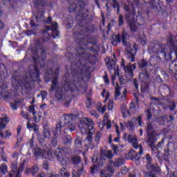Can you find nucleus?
I'll return each mask as SVG.
<instances>
[{
    "label": "nucleus",
    "mask_w": 177,
    "mask_h": 177,
    "mask_svg": "<svg viewBox=\"0 0 177 177\" xmlns=\"http://www.w3.org/2000/svg\"><path fill=\"white\" fill-rule=\"evenodd\" d=\"M59 68H55V71L52 70H48L46 71L44 79L46 82L50 81L51 77H53L52 80L53 85L51 86L50 89L49 90L50 93L55 92V97L58 99V100H62L63 99V95L64 92H74L77 91H81L80 88V83H75V82H68L64 81L60 86L57 83V77L59 75Z\"/></svg>",
    "instance_id": "obj_1"
},
{
    "label": "nucleus",
    "mask_w": 177,
    "mask_h": 177,
    "mask_svg": "<svg viewBox=\"0 0 177 177\" xmlns=\"http://www.w3.org/2000/svg\"><path fill=\"white\" fill-rule=\"evenodd\" d=\"M165 119L166 116L158 118L147 126V133H148V140L147 142L149 144V147L152 150L155 147V142L157 141L156 135L153 129L154 124L158 123L159 125H164L165 124Z\"/></svg>",
    "instance_id": "obj_2"
},
{
    "label": "nucleus",
    "mask_w": 177,
    "mask_h": 177,
    "mask_svg": "<svg viewBox=\"0 0 177 177\" xmlns=\"http://www.w3.org/2000/svg\"><path fill=\"white\" fill-rule=\"evenodd\" d=\"M124 9L127 12L125 14V19L128 22L131 31H137L138 30V26H141V24L138 22V18L140 19V17H137L135 10L133 8L130 9L127 5L124 6Z\"/></svg>",
    "instance_id": "obj_3"
},
{
    "label": "nucleus",
    "mask_w": 177,
    "mask_h": 177,
    "mask_svg": "<svg viewBox=\"0 0 177 177\" xmlns=\"http://www.w3.org/2000/svg\"><path fill=\"white\" fill-rule=\"evenodd\" d=\"M30 77H28L27 76L23 77L21 81L17 82L16 86H21L27 88L30 86L32 81H37L39 78V72L37 66L32 65L30 66Z\"/></svg>",
    "instance_id": "obj_4"
},
{
    "label": "nucleus",
    "mask_w": 177,
    "mask_h": 177,
    "mask_svg": "<svg viewBox=\"0 0 177 177\" xmlns=\"http://www.w3.org/2000/svg\"><path fill=\"white\" fill-rule=\"evenodd\" d=\"M94 123L91 119L83 118L82 122L79 125L80 131L83 135L88 134L86 140L91 142L92 133L94 132Z\"/></svg>",
    "instance_id": "obj_5"
},
{
    "label": "nucleus",
    "mask_w": 177,
    "mask_h": 177,
    "mask_svg": "<svg viewBox=\"0 0 177 177\" xmlns=\"http://www.w3.org/2000/svg\"><path fill=\"white\" fill-rule=\"evenodd\" d=\"M39 142L42 148L37 149L36 156H40L42 158H48L50 160H53V155L52 150L50 149V145L44 142V139H39Z\"/></svg>",
    "instance_id": "obj_6"
},
{
    "label": "nucleus",
    "mask_w": 177,
    "mask_h": 177,
    "mask_svg": "<svg viewBox=\"0 0 177 177\" xmlns=\"http://www.w3.org/2000/svg\"><path fill=\"white\" fill-rule=\"evenodd\" d=\"M129 36L128 35V32H127V31L124 30L122 35V41L123 46H126L125 53H126L127 58L129 60V62H134L135 55L131 49V44L129 42Z\"/></svg>",
    "instance_id": "obj_7"
},
{
    "label": "nucleus",
    "mask_w": 177,
    "mask_h": 177,
    "mask_svg": "<svg viewBox=\"0 0 177 177\" xmlns=\"http://www.w3.org/2000/svg\"><path fill=\"white\" fill-rule=\"evenodd\" d=\"M71 152V149L68 147H63L61 149L59 147L57 148L55 150V156H57V159L62 165H66L67 161L64 158V154H68Z\"/></svg>",
    "instance_id": "obj_8"
},
{
    "label": "nucleus",
    "mask_w": 177,
    "mask_h": 177,
    "mask_svg": "<svg viewBox=\"0 0 177 177\" xmlns=\"http://www.w3.org/2000/svg\"><path fill=\"white\" fill-rule=\"evenodd\" d=\"M113 157V153H112V151L111 150L101 151L100 160L97 159V155H94V156H93L92 162L93 163L97 162L99 166H102L103 160L111 159Z\"/></svg>",
    "instance_id": "obj_9"
},
{
    "label": "nucleus",
    "mask_w": 177,
    "mask_h": 177,
    "mask_svg": "<svg viewBox=\"0 0 177 177\" xmlns=\"http://www.w3.org/2000/svg\"><path fill=\"white\" fill-rule=\"evenodd\" d=\"M140 80L142 82L141 90L142 92L148 91V84L150 82L151 78L149 73L145 70L140 74Z\"/></svg>",
    "instance_id": "obj_10"
},
{
    "label": "nucleus",
    "mask_w": 177,
    "mask_h": 177,
    "mask_svg": "<svg viewBox=\"0 0 177 177\" xmlns=\"http://www.w3.org/2000/svg\"><path fill=\"white\" fill-rule=\"evenodd\" d=\"M32 55L35 62H39L40 59L43 61V59L45 58V51L42 48V46L37 48H32Z\"/></svg>",
    "instance_id": "obj_11"
},
{
    "label": "nucleus",
    "mask_w": 177,
    "mask_h": 177,
    "mask_svg": "<svg viewBox=\"0 0 177 177\" xmlns=\"http://www.w3.org/2000/svg\"><path fill=\"white\" fill-rule=\"evenodd\" d=\"M62 121L59 122V124H57V127H55V136H57L61 133L62 127L66 126V124H68L70 121L73 120L72 115H64L62 117ZM65 121L64 122L63 121Z\"/></svg>",
    "instance_id": "obj_12"
},
{
    "label": "nucleus",
    "mask_w": 177,
    "mask_h": 177,
    "mask_svg": "<svg viewBox=\"0 0 177 177\" xmlns=\"http://www.w3.org/2000/svg\"><path fill=\"white\" fill-rule=\"evenodd\" d=\"M148 50H149L150 54H160L165 52L164 46L156 45L153 42L149 44Z\"/></svg>",
    "instance_id": "obj_13"
},
{
    "label": "nucleus",
    "mask_w": 177,
    "mask_h": 177,
    "mask_svg": "<svg viewBox=\"0 0 177 177\" xmlns=\"http://www.w3.org/2000/svg\"><path fill=\"white\" fill-rule=\"evenodd\" d=\"M20 171V167L18 169L17 160L11 161V171L9 173L10 177H21Z\"/></svg>",
    "instance_id": "obj_14"
},
{
    "label": "nucleus",
    "mask_w": 177,
    "mask_h": 177,
    "mask_svg": "<svg viewBox=\"0 0 177 177\" xmlns=\"http://www.w3.org/2000/svg\"><path fill=\"white\" fill-rule=\"evenodd\" d=\"M169 48L170 50L171 54L174 53L177 58V35L176 37H171L168 41Z\"/></svg>",
    "instance_id": "obj_15"
},
{
    "label": "nucleus",
    "mask_w": 177,
    "mask_h": 177,
    "mask_svg": "<svg viewBox=\"0 0 177 177\" xmlns=\"http://www.w3.org/2000/svg\"><path fill=\"white\" fill-rule=\"evenodd\" d=\"M127 89L124 88L123 94L121 95L120 87L117 84L115 90V100L120 102H124L127 100Z\"/></svg>",
    "instance_id": "obj_16"
},
{
    "label": "nucleus",
    "mask_w": 177,
    "mask_h": 177,
    "mask_svg": "<svg viewBox=\"0 0 177 177\" xmlns=\"http://www.w3.org/2000/svg\"><path fill=\"white\" fill-rule=\"evenodd\" d=\"M121 66L128 76L133 77V71L135 70L136 67V64H133V65L129 64V65L125 66V61L122 59Z\"/></svg>",
    "instance_id": "obj_17"
},
{
    "label": "nucleus",
    "mask_w": 177,
    "mask_h": 177,
    "mask_svg": "<svg viewBox=\"0 0 177 177\" xmlns=\"http://www.w3.org/2000/svg\"><path fill=\"white\" fill-rule=\"evenodd\" d=\"M128 142L131 144H132V146L134 149H140V155H142L143 153L142 147L141 145H138V143L137 142V136L135 135H129L128 136Z\"/></svg>",
    "instance_id": "obj_18"
},
{
    "label": "nucleus",
    "mask_w": 177,
    "mask_h": 177,
    "mask_svg": "<svg viewBox=\"0 0 177 177\" xmlns=\"http://www.w3.org/2000/svg\"><path fill=\"white\" fill-rule=\"evenodd\" d=\"M138 123L139 126L142 125V122L141 120V116H139L137 118H133L131 121H129L127 123V127L129 129L130 132H133L135 125H136Z\"/></svg>",
    "instance_id": "obj_19"
},
{
    "label": "nucleus",
    "mask_w": 177,
    "mask_h": 177,
    "mask_svg": "<svg viewBox=\"0 0 177 177\" xmlns=\"http://www.w3.org/2000/svg\"><path fill=\"white\" fill-rule=\"evenodd\" d=\"M145 160H147V168H148V169H151L153 170L155 172H160L161 169L160 168V167L158 166H154L153 165H151V158L150 157V155H149V153L146 154V157L145 158Z\"/></svg>",
    "instance_id": "obj_20"
},
{
    "label": "nucleus",
    "mask_w": 177,
    "mask_h": 177,
    "mask_svg": "<svg viewBox=\"0 0 177 177\" xmlns=\"http://www.w3.org/2000/svg\"><path fill=\"white\" fill-rule=\"evenodd\" d=\"M114 169L109 167L106 170L101 171L100 177H111L113 175Z\"/></svg>",
    "instance_id": "obj_21"
},
{
    "label": "nucleus",
    "mask_w": 177,
    "mask_h": 177,
    "mask_svg": "<svg viewBox=\"0 0 177 177\" xmlns=\"http://www.w3.org/2000/svg\"><path fill=\"white\" fill-rule=\"evenodd\" d=\"M9 122V118L5 115L2 118H0V131H3V129L6 128V124Z\"/></svg>",
    "instance_id": "obj_22"
},
{
    "label": "nucleus",
    "mask_w": 177,
    "mask_h": 177,
    "mask_svg": "<svg viewBox=\"0 0 177 177\" xmlns=\"http://www.w3.org/2000/svg\"><path fill=\"white\" fill-rule=\"evenodd\" d=\"M65 126H66V127L64 130V133H68V132L75 131L76 125L73 123H67Z\"/></svg>",
    "instance_id": "obj_23"
},
{
    "label": "nucleus",
    "mask_w": 177,
    "mask_h": 177,
    "mask_svg": "<svg viewBox=\"0 0 177 177\" xmlns=\"http://www.w3.org/2000/svg\"><path fill=\"white\" fill-rule=\"evenodd\" d=\"M104 127L106 128V129H109L111 128V122L109 120V115L105 114L104 115V122L102 123Z\"/></svg>",
    "instance_id": "obj_24"
},
{
    "label": "nucleus",
    "mask_w": 177,
    "mask_h": 177,
    "mask_svg": "<svg viewBox=\"0 0 177 177\" xmlns=\"http://www.w3.org/2000/svg\"><path fill=\"white\" fill-rule=\"evenodd\" d=\"M111 44L113 46H116L118 43L121 42V39L119 35H113L111 38Z\"/></svg>",
    "instance_id": "obj_25"
},
{
    "label": "nucleus",
    "mask_w": 177,
    "mask_h": 177,
    "mask_svg": "<svg viewBox=\"0 0 177 177\" xmlns=\"http://www.w3.org/2000/svg\"><path fill=\"white\" fill-rule=\"evenodd\" d=\"M106 64H107V68L109 70H111L114 68L116 64L115 61L113 59H109V58L106 59Z\"/></svg>",
    "instance_id": "obj_26"
},
{
    "label": "nucleus",
    "mask_w": 177,
    "mask_h": 177,
    "mask_svg": "<svg viewBox=\"0 0 177 177\" xmlns=\"http://www.w3.org/2000/svg\"><path fill=\"white\" fill-rule=\"evenodd\" d=\"M27 162V158L26 156H21V161L19 162V171H21L24 169L26 167V163Z\"/></svg>",
    "instance_id": "obj_27"
},
{
    "label": "nucleus",
    "mask_w": 177,
    "mask_h": 177,
    "mask_svg": "<svg viewBox=\"0 0 177 177\" xmlns=\"http://www.w3.org/2000/svg\"><path fill=\"white\" fill-rule=\"evenodd\" d=\"M11 136H12V133L8 130L5 131L4 134L3 133L2 131L0 132V136L1 139H8Z\"/></svg>",
    "instance_id": "obj_28"
},
{
    "label": "nucleus",
    "mask_w": 177,
    "mask_h": 177,
    "mask_svg": "<svg viewBox=\"0 0 177 177\" xmlns=\"http://www.w3.org/2000/svg\"><path fill=\"white\" fill-rule=\"evenodd\" d=\"M122 113L124 118H127L130 115V112L127 109V106L122 105L121 106Z\"/></svg>",
    "instance_id": "obj_29"
},
{
    "label": "nucleus",
    "mask_w": 177,
    "mask_h": 177,
    "mask_svg": "<svg viewBox=\"0 0 177 177\" xmlns=\"http://www.w3.org/2000/svg\"><path fill=\"white\" fill-rule=\"evenodd\" d=\"M75 146L76 148H81V147H82V139H81V138L77 137L75 138Z\"/></svg>",
    "instance_id": "obj_30"
},
{
    "label": "nucleus",
    "mask_w": 177,
    "mask_h": 177,
    "mask_svg": "<svg viewBox=\"0 0 177 177\" xmlns=\"http://www.w3.org/2000/svg\"><path fill=\"white\" fill-rule=\"evenodd\" d=\"M160 91L165 94H169V87L168 85L164 84L160 86Z\"/></svg>",
    "instance_id": "obj_31"
},
{
    "label": "nucleus",
    "mask_w": 177,
    "mask_h": 177,
    "mask_svg": "<svg viewBox=\"0 0 177 177\" xmlns=\"http://www.w3.org/2000/svg\"><path fill=\"white\" fill-rule=\"evenodd\" d=\"M8 166L5 164H1L0 165V171L3 174H6L8 172Z\"/></svg>",
    "instance_id": "obj_32"
},
{
    "label": "nucleus",
    "mask_w": 177,
    "mask_h": 177,
    "mask_svg": "<svg viewBox=\"0 0 177 177\" xmlns=\"http://www.w3.org/2000/svg\"><path fill=\"white\" fill-rule=\"evenodd\" d=\"M112 7L114 9L117 8L118 12H120L119 3L117 1V0H112Z\"/></svg>",
    "instance_id": "obj_33"
},
{
    "label": "nucleus",
    "mask_w": 177,
    "mask_h": 177,
    "mask_svg": "<svg viewBox=\"0 0 177 177\" xmlns=\"http://www.w3.org/2000/svg\"><path fill=\"white\" fill-rule=\"evenodd\" d=\"M36 19L38 22H41L44 20V12H40L38 13V15L36 17Z\"/></svg>",
    "instance_id": "obj_34"
},
{
    "label": "nucleus",
    "mask_w": 177,
    "mask_h": 177,
    "mask_svg": "<svg viewBox=\"0 0 177 177\" xmlns=\"http://www.w3.org/2000/svg\"><path fill=\"white\" fill-rule=\"evenodd\" d=\"M44 134L45 138H46V139L50 138V131L48 129H46V128L44 129Z\"/></svg>",
    "instance_id": "obj_35"
},
{
    "label": "nucleus",
    "mask_w": 177,
    "mask_h": 177,
    "mask_svg": "<svg viewBox=\"0 0 177 177\" xmlns=\"http://www.w3.org/2000/svg\"><path fill=\"white\" fill-rule=\"evenodd\" d=\"M124 164V162L122 160H121L120 158L117 159L115 162H114V166L115 167H120L121 165H122Z\"/></svg>",
    "instance_id": "obj_36"
},
{
    "label": "nucleus",
    "mask_w": 177,
    "mask_h": 177,
    "mask_svg": "<svg viewBox=\"0 0 177 177\" xmlns=\"http://www.w3.org/2000/svg\"><path fill=\"white\" fill-rule=\"evenodd\" d=\"M28 111L32 114L33 116L37 115V112H35V108H34V105L29 106Z\"/></svg>",
    "instance_id": "obj_37"
},
{
    "label": "nucleus",
    "mask_w": 177,
    "mask_h": 177,
    "mask_svg": "<svg viewBox=\"0 0 177 177\" xmlns=\"http://www.w3.org/2000/svg\"><path fill=\"white\" fill-rule=\"evenodd\" d=\"M118 25H119V26H124V17L122 15H119Z\"/></svg>",
    "instance_id": "obj_38"
},
{
    "label": "nucleus",
    "mask_w": 177,
    "mask_h": 177,
    "mask_svg": "<svg viewBox=\"0 0 177 177\" xmlns=\"http://www.w3.org/2000/svg\"><path fill=\"white\" fill-rule=\"evenodd\" d=\"M72 141V138L70 136H66L64 140V144H69Z\"/></svg>",
    "instance_id": "obj_39"
},
{
    "label": "nucleus",
    "mask_w": 177,
    "mask_h": 177,
    "mask_svg": "<svg viewBox=\"0 0 177 177\" xmlns=\"http://www.w3.org/2000/svg\"><path fill=\"white\" fill-rule=\"evenodd\" d=\"M140 41L141 44L144 46L147 44V37L145 35H142L140 37Z\"/></svg>",
    "instance_id": "obj_40"
},
{
    "label": "nucleus",
    "mask_w": 177,
    "mask_h": 177,
    "mask_svg": "<svg viewBox=\"0 0 177 177\" xmlns=\"http://www.w3.org/2000/svg\"><path fill=\"white\" fill-rule=\"evenodd\" d=\"M113 109V100H109L108 102V110H112Z\"/></svg>",
    "instance_id": "obj_41"
},
{
    "label": "nucleus",
    "mask_w": 177,
    "mask_h": 177,
    "mask_svg": "<svg viewBox=\"0 0 177 177\" xmlns=\"http://www.w3.org/2000/svg\"><path fill=\"white\" fill-rule=\"evenodd\" d=\"M106 108H107L106 105H104L103 106H99L98 111L101 113H104L106 111Z\"/></svg>",
    "instance_id": "obj_42"
},
{
    "label": "nucleus",
    "mask_w": 177,
    "mask_h": 177,
    "mask_svg": "<svg viewBox=\"0 0 177 177\" xmlns=\"http://www.w3.org/2000/svg\"><path fill=\"white\" fill-rule=\"evenodd\" d=\"M73 162L75 164H79L81 162V158H80V156H76L75 158H73Z\"/></svg>",
    "instance_id": "obj_43"
},
{
    "label": "nucleus",
    "mask_w": 177,
    "mask_h": 177,
    "mask_svg": "<svg viewBox=\"0 0 177 177\" xmlns=\"http://www.w3.org/2000/svg\"><path fill=\"white\" fill-rule=\"evenodd\" d=\"M21 115L28 121L30 120V119L29 118V115L26 114L24 111L21 112Z\"/></svg>",
    "instance_id": "obj_44"
},
{
    "label": "nucleus",
    "mask_w": 177,
    "mask_h": 177,
    "mask_svg": "<svg viewBox=\"0 0 177 177\" xmlns=\"http://www.w3.org/2000/svg\"><path fill=\"white\" fill-rule=\"evenodd\" d=\"M169 108L171 111H174L176 109V104L174 101H171L170 102V104L169 106Z\"/></svg>",
    "instance_id": "obj_45"
},
{
    "label": "nucleus",
    "mask_w": 177,
    "mask_h": 177,
    "mask_svg": "<svg viewBox=\"0 0 177 177\" xmlns=\"http://www.w3.org/2000/svg\"><path fill=\"white\" fill-rule=\"evenodd\" d=\"M33 119L36 122H38L41 119V115H39V113H38L37 115L36 114L33 115Z\"/></svg>",
    "instance_id": "obj_46"
},
{
    "label": "nucleus",
    "mask_w": 177,
    "mask_h": 177,
    "mask_svg": "<svg viewBox=\"0 0 177 177\" xmlns=\"http://www.w3.org/2000/svg\"><path fill=\"white\" fill-rule=\"evenodd\" d=\"M101 137H102V134H101V133H100V131H98V132L96 133L95 141H96L97 142H99Z\"/></svg>",
    "instance_id": "obj_47"
},
{
    "label": "nucleus",
    "mask_w": 177,
    "mask_h": 177,
    "mask_svg": "<svg viewBox=\"0 0 177 177\" xmlns=\"http://www.w3.org/2000/svg\"><path fill=\"white\" fill-rule=\"evenodd\" d=\"M146 113H147V118H148V120L151 119L152 114H151V109H147Z\"/></svg>",
    "instance_id": "obj_48"
},
{
    "label": "nucleus",
    "mask_w": 177,
    "mask_h": 177,
    "mask_svg": "<svg viewBox=\"0 0 177 177\" xmlns=\"http://www.w3.org/2000/svg\"><path fill=\"white\" fill-rule=\"evenodd\" d=\"M53 31V38H57V37H59V31L57 30H52Z\"/></svg>",
    "instance_id": "obj_49"
},
{
    "label": "nucleus",
    "mask_w": 177,
    "mask_h": 177,
    "mask_svg": "<svg viewBox=\"0 0 177 177\" xmlns=\"http://www.w3.org/2000/svg\"><path fill=\"white\" fill-rule=\"evenodd\" d=\"M41 97H42V100L44 101L47 97V93L46 91H43L41 92Z\"/></svg>",
    "instance_id": "obj_50"
},
{
    "label": "nucleus",
    "mask_w": 177,
    "mask_h": 177,
    "mask_svg": "<svg viewBox=\"0 0 177 177\" xmlns=\"http://www.w3.org/2000/svg\"><path fill=\"white\" fill-rule=\"evenodd\" d=\"M38 171V167L35 165L32 169V174L34 175Z\"/></svg>",
    "instance_id": "obj_51"
},
{
    "label": "nucleus",
    "mask_w": 177,
    "mask_h": 177,
    "mask_svg": "<svg viewBox=\"0 0 177 177\" xmlns=\"http://www.w3.org/2000/svg\"><path fill=\"white\" fill-rule=\"evenodd\" d=\"M44 36L46 37V39H44V41L45 42H48L50 39V35L46 31L44 32Z\"/></svg>",
    "instance_id": "obj_52"
},
{
    "label": "nucleus",
    "mask_w": 177,
    "mask_h": 177,
    "mask_svg": "<svg viewBox=\"0 0 177 177\" xmlns=\"http://www.w3.org/2000/svg\"><path fill=\"white\" fill-rule=\"evenodd\" d=\"M34 124L32 125L30 122V120H28V122H27V128L28 129H32Z\"/></svg>",
    "instance_id": "obj_53"
},
{
    "label": "nucleus",
    "mask_w": 177,
    "mask_h": 177,
    "mask_svg": "<svg viewBox=\"0 0 177 177\" xmlns=\"http://www.w3.org/2000/svg\"><path fill=\"white\" fill-rule=\"evenodd\" d=\"M71 176V174L68 172V171H66L65 172L63 173V174L61 175L62 177H69Z\"/></svg>",
    "instance_id": "obj_54"
},
{
    "label": "nucleus",
    "mask_w": 177,
    "mask_h": 177,
    "mask_svg": "<svg viewBox=\"0 0 177 177\" xmlns=\"http://www.w3.org/2000/svg\"><path fill=\"white\" fill-rule=\"evenodd\" d=\"M19 153L17 152H14V154L12 155V158L15 159V160H17Z\"/></svg>",
    "instance_id": "obj_55"
},
{
    "label": "nucleus",
    "mask_w": 177,
    "mask_h": 177,
    "mask_svg": "<svg viewBox=\"0 0 177 177\" xmlns=\"http://www.w3.org/2000/svg\"><path fill=\"white\" fill-rule=\"evenodd\" d=\"M113 151L116 153L118 150V145H113L112 146Z\"/></svg>",
    "instance_id": "obj_56"
},
{
    "label": "nucleus",
    "mask_w": 177,
    "mask_h": 177,
    "mask_svg": "<svg viewBox=\"0 0 177 177\" xmlns=\"http://www.w3.org/2000/svg\"><path fill=\"white\" fill-rule=\"evenodd\" d=\"M52 30H57V23H55L52 26Z\"/></svg>",
    "instance_id": "obj_57"
},
{
    "label": "nucleus",
    "mask_w": 177,
    "mask_h": 177,
    "mask_svg": "<svg viewBox=\"0 0 177 177\" xmlns=\"http://www.w3.org/2000/svg\"><path fill=\"white\" fill-rule=\"evenodd\" d=\"M121 172H122V174H126L128 173V169H127V168H123V169H122Z\"/></svg>",
    "instance_id": "obj_58"
},
{
    "label": "nucleus",
    "mask_w": 177,
    "mask_h": 177,
    "mask_svg": "<svg viewBox=\"0 0 177 177\" xmlns=\"http://www.w3.org/2000/svg\"><path fill=\"white\" fill-rule=\"evenodd\" d=\"M104 81L106 84L109 83V77L106 75L104 76Z\"/></svg>",
    "instance_id": "obj_59"
},
{
    "label": "nucleus",
    "mask_w": 177,
    "mask_h": 177,
    "mask_svg": "<svg viewBox=\"0 0 177 177\" xmlns=\"http://www.w3.org/2000/svg\"><path fill=\"white\" fill-rule=\"evenodd\" d=\"M28 146L30 147V149H32V140H30L28 142Z\"/></svg>",
    "instance_id": "obj_60"
},
{
    "label": "nucleus",
    "mask_w": 177,
    "mask_h": 177,
    "mask_svg": "<svg viewBox=\"0 0 177 177\" xmlns=\"http://www.w3.org/2000/svg\"><path fill=\"white\" fill-rule=\"evenodd\" d=\"M32 129H33L34 132H37L38 131V127L37 126H35V124H34L33 127H32Z\"/></svg>",
    "instance_id": "obj_61"
},
{
    "label": "nucleus",
    "mask_w": 177,
    "mask_h": 177,
    "mask_svg": "<svg viewBox=\"0 0 177 177\" xmlns=\"http://www.w3.org/2000/svg\"><path fill=\"white\" fill-rule=\"evenodd\" d=\"M50 177H62V176L59 175V174H52Z\"/></svg>",
    "instance_id": "obj_62"
},
{
    "label": "nucleus",
    "mask_w": 177,
    "mask_h": 177,
    "mask_svg": "<svg viewBox=\"0 0 177 177\" xmlns=\"http://www.w3.org/2000/svg\"><path fill=\"white\" fill-rule=\"evenodd\" d=\"M37 177H46L44 173L41 172L38 174Z\"/></svg>",
    "instance_id": "obj_63"
},
{
    "label": "nucleus",
    "mask_w": 177,
    "mask_h": 177,
    "mask_svg": "<svg viewBox=\"0 0 177 177\" xmlns=\"http://www.w3.org/2000/svg\"><path fill=\"white\" fill-rule=\"evenodd\" d=\"M167 177H177V175H176L175 173H173L171 174H168Z\"/></svg>",
    "instance_id": "obj_64"
}]
</instances>
